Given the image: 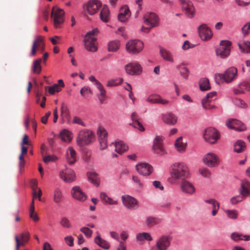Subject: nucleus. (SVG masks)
<instances>
[{"label":"nucleus","mask_w":250,"mask_h":250,"mask_svg":"<svg viewBox=\"0 0 250 250\" xmlns=\"http://www.w3.org/2000/svg\"><path fill=\"white\" fill-rule=\"evenodd\" d=\"M171 175L175 179L188 177L189 175L188 168L183 163H175L172 166Z\"/></svg>","instance_id":"obj_1"},{"label":"nucleus","mask_w":250,"mask_h":250,"mask_svg":"<svg viewBox=\"0 0 250 250\" xmlns=\"http://www.w3.org/2000/svg\"><path fill=\"white\" fill-rule=\"evenodd\" d=\"M94 140L93 132L90 130L84 129L79 132L77 138V143L78 146H83L89 145Z\"/></svg>","instance_id":"obj_2"},{"label":"nucleus","mask_w":250,"mask_h":250,"mask_svg":"<svg viewBox=\"0 0 250 250\" xmlns=\"http://www.w3.org/2000/svg\"><path fill=\"white\" fill-rule=\"evenodd\" d=\"M203 137L206 142L214 144L220 138V134L215 128L209 127L205 129Z\"/></svg>","instance_id":"obj_3"},{"label":"nucleus","mask_w":250,"mask_h":250,"mask_svg":"<svg viewBox=\"0 0 250 250\" xmlns=\"http://www.w3.org/2000/svg\"><path fill=\"white\" fill-rule=\"evenodd\" d=\"M143 47L144 43L139 40H130L126 42L125 45L126 51L132 54L139 53Z\"/></svg>","instance_id":"obj_4"},{"label":"nucleus","mask_w":250,"mask_h":250,"mask_svg":"<svg viewBox=\"0 0 250 250\" xmlns=\"http://www.w3.org/2000/svg\"><path fill=\"white\" fill-rule=\"evenodd\" d=\"M144 23L149 25V27H144L141 28V30L144 32H148L149 30L158 25L159 19L158 16L154 13H147L144 17Z\"/></svg>","instance_id":"obj_5"},{"label":"nucleus","mask_w":250,"mask_h":250,"mask_svg":"<svg viewBox=\"0 0 250 250\" xmlns=\"http://www.w3.org/2000/svg\"><path fill=\"white\" fill-rule=\"evenodd\" d=\"M231 42L229 41H223L216 50V53L221 58H225L230 54Z\"/></svg>","instance_id":"obj_6"},{"label":"nucleus","mask_w":250,"mask_h":250,"mask_svg":"<svg viewBox=\"0 0 250 250\" xmlns=\"http://www.w3.org/2000/svg\"><path fill=\"white\" fill-rule=\"evenodd\" d=\"M198 34L203 41L210 40L213 35L210 28L206 24H202L198 28Z\"/></svg>","instance_id":"obj_7"},{"label":"nucleus","mask_w":250,"mask_h":250,"mask_svg":"<svg viewBox=\"0 0 250 250\" xmlns=\"http://www.w3.org/2000/svg\"><path fill=\"white\" fill-rule=\"evenodd\" d=\"M226 125L228 128L237 131H244L247 128L246 125L243 123L234 119H228L226 121Z\"/></svg>","instance_id":"obj_8"},{"label":"nucleus","mask_w":250,"mask_h":250,"mask_svg":"<svg viewBox=\"0 0 250 250\" xmlns=\"http://www.w3.org/2000/svg\"><path fill=\"white\" fill-rule=\"evenodd\" d=\"M125 69L127 74L130 75H138L142 72V67L138 63H129L125 65Z\"/></svg>","instance_id":"obj_9"},{"label":"nucleus","mask_w":250,"mask_h":250,"mask_svg":"<svg viewBox=\"0 0 250 250\" xmlns=\"http://www.w3.org/2000/svg\"><path fill=\"white\" fill-rule=\"evenodd\" d=\"M122 199L124 205L130 209H134L137 208L139 207L137 200L131 196L128 195H123Z\"/></svg>","instance_id":"obj_10"},{"label":"nucleus","mask_w":250,"mask_h":250,"mask_svg":"<svg viewBox=\"0 0 250 250\" xmlns=\"http://www.w3.org/2000/svg\"><path fill=\"white\" fill-rule=\"evenodd\" d=\"M16 241L15 250H19L21 247H24L29 240V233L28 232H23L19 237L17 235L15 236Z\"/></svg>","instance_id":"obj_11"},{"label":"nucleus","mask_w":250,"mask_h":250,"mask_svg":"<svg viewBox=\"0 0 250 250\" xmlns=\"http://www.w3.org/2000/svg\"><path fill=\"white\" fill-rule=\"evenodd\" d=\"M163 138L162 136H157L153 141L152 149L155 153L162 155L166 152L163 147Z\"/></svg>","instance_id":"obj_12"},{"label":"nucleus","mask_w":250,"mask_h":250,"mask_svg":"<svg viewBox=\"0 0 250 250\" xmlns=\"http://www.w3.org/2000/svg\"><path fill=\"white\" fill-rule=\"evenodd\" d=\"M204 163L208 167H215L218 166V157L214 153H208L203 158Z\"/></svg>","instance_id":"obj_13"},{"label":"nucleus","mask_w":250,"mask_h":250,"mask_svg":"<svg viewBox=\"0 0 250 250\" xmlns=\"http://www.w3.org/2000/svg\"><path fill=\"white\" fill-rule=\"evenodd\" d=\"M102 7V3L98 0H91L87 4V11L90 15L96 14L100 8Z\"/></svg>","instance_id":"obj_14"},{"label":"nucleus","mask_w":250,"mask_h":250,"mask_svg":"<svg viewBox=\"0 0 250 250\" xmlns=\"http://www.w3.org/2000/svg\"><path fill=\"white\" fill-rule=\"evenodd\" d=\"M64 14V11L61 9L58 8L55 10V8H53L52 12V15H54V24L55 27L64 21L63 15Z\"/></svg>","instance_id":"obj_15"},{"label":"nucleus","mask_w":250,"mask_h":250,"mask_svg":"<svg viewBox=\"0 0 250 250\" xmlns=\"http://www.w3.org/2000/svg\"><path fill=\"white\" fill-rule=\"evenodd\" d=\"M59 176L65 182L71 183L75 180L76 176L74 171L71 169L66 170V172L61 170Z\"/></svg>","instance_id":"obj_16"},{"label":"nucleus","mask_w":250,"mask_h":250,"mask_svg":"<svg viewBox=\"0 0 250 250\" xmlns=\"http://www.w3.org/2000/svg\"><path fill=\"white\" fill-rule=\"evenodd\" d=\"M137 171L144 176L148 175L151 173L153 168L151 166L146 163H142L136 165Z\"/></svg>","instance_id":"obj_17"},{"label":"nucleus","mask_w":250,"mask_h":250,"mask_svg":"<svg viewBox=\"0 0 250 250\" xmlns=\"http://www.w3.org/2000/svg\"><path fill=\"white\" fill-rule=\"evenodd\" d=\"M131 13L127 5L122 6L120 10L118 15V19L121 22H125L130 17Z\"/></svg>","instance_id":"obj_18"},{"label":"nucleus","mask_w":250,"mask_h":250,"mask_svg":"<svg viewBox=\"0 0 250 250\" xmlns=\"http://www.w3.org/2000/svg\"><path fill=\"white\" fill-rule=\"evenodd\" d=\"M71 194L74 198L80 201L83 202L86 199V195L78 186L73 188Z\"/></svg>","instance_id":"obj_19"},{"label":"nucleus","mask_w":250,"mask_h":250,"mask_svg":"<svg viewBox=\"0 0 250 250\" xmlns=\"http://www.w3.org/2000/svg\"><path fill=\"white\" fill-rule=\"evenodd\" d=\"M225 81L227 83L232 82L237 76V69L235 67L229 68L225 72Z\"/></svg>","instance_id":"obj_20"},{"label":"nucleus","mask_w":250,"mask_h":250,"mask_svg":"<svg viewBox=\"0 0 250 250\" xmlns=\"http://www.w3.org/2000/svg\"><path fill=\"white\" fill-rule=\"evenodd\" d=\"M96 38H87L84 37V46L86 50L91 52L96 51L97 50V47L96 45Z\"/></svg>","instance_id":"obj_21"},{"label":"nucleus","mask_w":250,"mask_h":250,"mask_svg":"<svg viewBox=\"0 0 250 250\" xmlns=\"http://www.w3.org/2000/svg\"><path fill=\"white\" fill-rule=\"evenodd\" d=\"M100 20L104 22H108L110 20L111 15L108 7L104 5L100 13Z\"/></svg>","instance_id":"obj_22"},{"label":"nucleus","mask_w":250,"mask_h":250,"mask_svg":"<svg viewBox=\"0 0 250 250\" xmlns=\"http://www.w3.org/2000/svg\"><path fill=\"white\" fill-rule=\"evenodd\" d=\"M240 193L244 196H250V182L247 179L241 181Z\"/></svg>","instance_id":"obj_23"},{"label":"nucleus","mask_w":250,"mask_h":250,"mask_svg":"<svg viewBox=\"0 0 250 250\" xmlns=\"http://www.w3.org/2000/svg\"><path fill=\"white\" fill-rule=\"evenodd\" d=\"M182 4L183 9L187 16L192 17L193 16V8L192 3L187 0H180Z\"/></svg>","instance_id":"obj_24"},{"label":"nucleus","mask_w":250,"mask_h":250,"mask_svg":"<svg viewBox=\"0 0 250 250\" xmlns=\"http://www.w3.org/2000/svg\"><path fill=\"white\" fill-rule=\"evenodd\" d=\"M162 120L166 124L174 125L177 122V117L172 113H167L163 115Z\"/></svg>","instance_id":"obj_25"},{"label":"nucleus","mask_w":250,"mask_h":250,"mask_svg":"<svg viewBox=\"0 0 250 250\" xmlns=\"http://www.w3.org/2000/svg\"><path fill=\"white\" fill-rule=\"evenodd\" d=\"M146 101L151 104H167L169 103L168 101L162 99L160 96L158 95H150L147 98Z\"/></svg>","instance_id":"obj_26"},{"label":"nucleus","mask_w":250,"mask_h":250,"mask_svg":"<svg viewBox=\"0 0 250 250\" xmlns=\"http://www.w3.org/2000/svg\"><path fill=\"white\" fill-rule=\"evenodd\" d=\"M170 244L168 238L167 236H162L157 241L156 246L159 250H166Z\"/></svg>","instance_id":"obj_27"},{"label":"nucleus","mask_w":250,"mask_h":250,"mask_svg":"<svg viewBox=\"0 0 250 250\" xmlns=\"http://www.w3.org/2000/svg\"><path fill=\"white\" fill-rule=\"evenodd\" d=\"M181 188L182 190L188 194H193L195 189L192 184L187 181H183L181 184Z\"/></svg>","instance_id":"obj_28"},{"label":"nucleus","mask_w":250,"mask_h":250,"mask_svg":"<svg viewBox=\"0 0 250 250\" xmlns=\"http://www.w3.org/2000/svg\"><path fill=\"white\" fill-rule=\"evenodd\" d=\"M112 144L115 147V150L119 154H122L128 149L127 146L123 141H116Z\"/></svg>","instance_id":"obj_29"},{"label":"nucleus","mask_w":250,"mask_h":250,"mask_svg":"<svg viewBox=\"0 0 250 250\" xmlns=\"http://www.w3.org/2000/svg\"><path fill=\"white\" fill-rule=\"evenodd\" d=\"M131 118L133 122L132 124H129L130 125H132L135 128H138L141 131H143L145 130V128L144 127L143 125L137 119V114L135 112L132 113Z\"/></svg>","instance_id":"obj_30"},{"label":"nucleus","mask_w":250,"mask_h":250,"mask_svg":"<svg viewBox=\"0 0 250 250\" xmlns=\"http://www.w3.org/2000/svg\"><path fill=\"white\" fill-rule=\"evenodd\" d=\"M121 43L119 40H113L108 43L107 50L109 52H115L119 49Z\"/></svg>","instance_id":"obj_31"},{"label":"nucleus","mask_w":250,"mask_h":250,"mask_svg":"<svg viewBox=\"0 0 250 250\" xmlns=\"http://www.w3.org/2000/svg\"><path fill=\"white\" fill-rule=\"evenodd\" d=\"M60 137L63 142H70L72 139V134L68 130L64 129L60 133Z\"/></svg>","instance_id":"obj_32"},{"label":"nucleus","mask_w":250,"mask_h":250,"mask_svg":"<svg viewBox=\"0 0 250 250\" xmlns=\"http://www.w3.org/2000/svg\"><path fill=\"white\" fill-rule=\"evenodd\" d=\"M136 239L140 245L143 244L145 240L149 241L152 240V238L150 234L147 232L140 233L138 234L136 236Z\"/></svg>","instance_id":"obj_33"},{"label":"nucleus","mask_w":250,"mask_h":250,"mask_svg":"<svg viewBox=\"0 0 250 250\" xmlns=\"http://www.w3.org/2000/svg\"><path fill=\"white\" fill-rule=\"evenodd\" d=\"M238 46L243 53H250V42L243 41L238 43Z\"/></svg>","instance_id":"obj_34"},{"label":"nucleus","mask_w":250,"mask_h":250,"mask_svg":"<svg viewBox=\"0 0 250 250\" xmlns=\"http://www.w3.org/2000/svg\"><path fill=\"white\" fill-rule=\"evenodd\" d=\"M88 179L89 182L95 185L96 187L99 186L100 184V179L98 177V175L95 172L87 173Z\"/></svg>","instance_id":"obj_35"},{"label":"nucleus","mask_w":250,"mask_h":250,"mask_svg":"<svg viewBox=\"0 0 250 250\" xmlns=\"http://www.w3.org/2000/svg\"><path fill=\"white\" fill-rule=\"evenodd\" d=\"M42 62L41 59H38L35 60L33 63L32 70L33 73L39 74L41 72L42 66L41 65Z\"/></svg>","instance_id":"obj_36"},{"label":"nucleus","mask_w":250,"mask_h":250,"mask_svg":"<svg viewBox=\"0 0 250 250\" xmlns=\"http://www.w3.org/2000/svg\"><path fill=\"white\" fill-rule=\"evenodd\" d=\"M160 52L161 56L165 60L170 62H173L172 55L170 51L164 48H161Z\"/></svg>","instance_id":"obj_37"},{"label":"nucleus","mask_w":250,"mask_h":250,"mask_svg":"<svg viewBox=\"0 0 250 250\" xmlns=\"http://www.w3.org/2000/svg\"><path fill=\"white\" fill-rule=\"evenodd\" d=\"M94 241L95 243L105 250H108L110 247V244L106 240L102 239L100 236H97Z\"/></svg>","instance_id":"obj_38"},{"label":"nucleus","mask_w":250,"mask_h":250,"mask_svg":"<svg viewBox=\"0 0 250 250\" xmlns=\"http://www.w3.org/2000/svg\"><path fill=\"white\" fill-rule=\"evenodd\" d=\"M231 238L235 241L238 240H250V236L249 235H243L237 232L232 233L231 235Z\"/></svg>","instance_id":"obj_39"},{"label":"nucleus","mask_w":250,"mask_h":250,"mask_svg":"<svg viewBox=\"0 0 250 250\" xmlns=\"http://www.w3.org/2000/svg\"><path fill=\"white\" fill-rule=\"evenodd\" d=\"M63 199V196L62 191L59 188H56L54 191L53 201L56 203L59 204L62 202Z\"/></svg>","instance_id":"obj_40"},{"label":"nucleus","mask_w":250,"mask_h":250,"mask_svg":"<svg viewBox=\"0 0 250 250\" xmlns=\"http://www.w3.org/2000/svg\"><path fill=\"white\" fill-rule=\"evenodd\" d=\"M234 151L237 153L243 151L245 149V143L242 140H238L233 146Z\"/></svg>","instance_id":"obj_41"},{"label":"nucleus","mask_w":250,"mask_h":250,"mask_svg":"<svg viewBox=\"0 0 250 250\" xmlns=\"http://www.w3.org/2000/svg\"><path fill=\"white\" fill-rule=\"evenodd\" d=\"M200 88L202 91H206L210 89L209 81L207 78L201 79L199 82Z\"/></svg>","instance_id":"obj_42"},{"label":"nucleus","mask_w":250,"mask_h":250,"mask_svg":"<svg viewBox=\"0 0 250 250\" xmlns=\"http://www.w3.org/2000/svg\"><path fill=\"white\" fill-rule=\"evenodd\" d=\"M69 150L70 156H68L67 157V162L69 165H72L77 161L76 153L75 150L72 147H69Z\"/></svg>","instance_id":"obj_43"},{"label":"nucleus","mask_w":250,"mask_h":250,"mask_svg":"<svg viewBox=\"0 0 250 250\" xmlns=\"http://www.w3.org/2000/svg\"><path fill=\"white\" fill-rule=\"evenodd\" d=\"M182 141V137H180L177 139L175 143V146L179 152L184 151L185 150V145Z\"/></svg>","instance_id":"obj_44"},{"label":"nucleus","mask_w":250,"mask_h":250,"mask_svg":"<svg viewBox=\"0 0 250 250\" xmlns=\"http://www.w3.org/2000/svg\"><path fill=\"white\" fill-rule=\"evenodd\" d=\"M61 111V116L63 120H64L65 118H67L69 115L68 108L64 103H62V104Z\"/></svg>","instance_id":"obj_45"},{"label":"nucleus","mask_w":250,"mask_h":250,"mask_svg":"<svg viewBox=\"0 0 250 250\" xmlns=\"http://www.w3.org/2000/svg\"><path fill=\"white\" fill-rule=\"evenodd\" d=\"M211 103V101H207L204 99L202 100L203 107L206 110H210L216 108V106L215 105L212 104Z\"/></svg>","instance_id":"obj_46"},{"label":"nucleus","mask_w":250,"mask_h":250,"mask_svg":"<svg viewBox=\"0 0 250 250\" xmlns=\"http://www.w3.org/2000/svg\"><path fill=\"white\" fill-rule=\"evenodd\" d=\"M43 40L42 37V36H38L36 40L33 42L32 46V50L31 52V56H34L36 54V47L37 46V44L39 42H42Z\"/></svg>","instance_id":"obj_47"},{"label":"nucleus","mask_w":250,"mask_h":250,"mask_svg":"<svg viewBox=\"0 0 250 250\" xmlns=\"http://www.w3.org/2000/svg\"><path fill=\"white\" fill-rule=\"evenodd\" d=\"M97 134L98 135L99 139H102V138H107V132L105 129V128L102 126H99L98 129L97 130Z\"/></svg>","instance_id":"obj_48"},{"label":"nucleus","mask_w":250,"mask_h":250,"mask_svg":"<svg viewBox=\"0 0 250 250\" xmlns=\"http://www.w3.org/2000/svg\"><path fill=\"white\" fill-rule=\"evenodd\" d=\"M159 222V220L153 217H148L146 221V224L147 226L151 227L158 224Z\"/></svg>","instance_id":"obj_49"},{"label":"nucleus","mask_w":250,"mask_h":250,"mask_svg":"<svg viewBox=\"0 0 250 250\" xmlns=\"http://www.w3.org/2000/svg\"><path fill=\"white\" fill-rule=\"evenodd\" d=\"M61 225L65 228L69 229L71 228V224L68 219L66 217H62L60 221Z\"/></svg>","instance_id":"obj_50"},{"label":"nucleus","mask_w":250,"mask_h":250,"mask_svg":"<svg viewBox=\"0 0 250 250\" xmlns=\"http://www.w3.org/2000/svg\"><path fill=\"white\" fill-rule=\"evenodd\" d=\"M215 81L216 83L220 84L223 83L224 81H225V74H216L215 75Z\"/></svg>","instance_id":"obj_51"},{"label":"nucleus","mask_w":250,"mask_h":250,"mask_svg":"<svg viewBox=\"0 0 250 250\" xmlns=\"http://www.w3.org/2000/svg\"><path fill=\"white\" fill-rule=\"evenodd\" d=\"M61 90L60 87H59L57 84H54L53 85L49 87L48 88V92L49 94L53 95L55 92H59Z\"/></svg>","instance_id":"obj_52"},{"label":"nucleus","mask_w":250,"mask_h":250,"mask_svg":"<svg viewBox=\"0 0 250 250\" xmlns=\"http://www.w3.org/2000/svg\"><path fill=\"white\" fill-rule=\"evenodd\" d=\"M80 230L87 237L89 238L91 237L93 231L89 228L83 227Z\"/></svg>","instance_id":"obj_53"},{"label":"nucleus","mask_w":250,"mask_h":250,"mask_svg":"<svg viewBox=\"0 0 250 250\" xmlns=\"http://www.w3.org/2000/svg\"><path fill=\"white\" fill-rule=\"evenodd\" d=\"M181 75L185 78L188 79L189 74V70L187 67L183 66L181 67L180 70Z\"/></svg>","instance_id":"obj_54"},{"label":"nucleus","mask_w":250,"mask_h":250,"mask_svg":"<svg viewBox=\"0 0 250 250\" xmlns=\"http://www.w3.org/2000/svg\"><path fill=\"white\" fill-rule=\"evenodd\" d=\"M225 212L229 218L235 219L237 217V213L235 210H227Z\"/></svg>","instance_id":"obj_55"},{"label":"nucleus","mask_w":250,"mask_h":250,"mask_svg":"<svg viewBox=\"0 0 250 250\" xmlns=\"http://www.w3.org/2000/svg\"><path fill=\"white\" fill-rule=\"evenodd\" d=\"M57 158L54 155H47L43 158V161L45 163H48L50 162L55 161Z\"/></svg>","instance_id":"obj_56"},{"label":"nucleus","mask_w":250,"mask_h":250,"mask_svg":"<svg viewBox=\"0 0 250 250\" xmlns=\"http://www.w3.org/2000/svg\"><path fill=\"white\" fill-rule=\"evenodd\" d=\"M99 32V30L97 28H95L93 30H92L91 31L87 32L85 36V38H95V37H94V36L97 34Z\"/></svg>","instance_id":"obj_57"},{"label":"nucleus","mask_w":250,"mask_h":250,"mask_svg":"<svg viewBox=\"0 0 250 250\" xmlns=\"http://www.w3.org/2000/svg\"><path fill=\"white\" fill-rule=\"evenodd\" d=\"M91 93L90 88L88 86H84L80 90V93L82 96H85L89 93Z\"/></svg>","instance_id":"obj_58"},{"label":"nucleus","mask_w":250,"mask_h":250,"mask_svg":"<svg viewBox=\"0 0 250 250\" xmlns=\"http://www.w3.org/2000/svg\"><path fill=\"white\" fill-rule=\"evenodd\" d=\"M200 173L204 177L208 178L210 176V172L206 168H201L199 169Z\"/></svg>","instance_id":"obj_59"},{"label":"nucleus","mask_w":250,"mask_h":250,"mask_svg":"<svg viewBox=\"0 0 250 250\" xmlns=\"http://www.w3.org/2000/svg\"><path fill=\"white\" fill-rule=\"evenodd\" d=\"M72 123L73 124H76L81 125L83 126H85V124H84V123L82 120V119L80 117L77 116H75L73 118Z\"/></svg>","instance_id":"obj_60"},{"label":"nucleus","mask_w":250,"mask_h":250,"mask_svg":"<svg viewBox=\"0 0 250 250\" xmlns=\"http://www.w3.org/2000/svg\"><path fill=\"white\" fill-rule=\"evenodd\" d=\"M99 143L100 144L101 148L104 149L107 147V138H102L99 139Z\"/></svg>","instance_id":"obj_61"},{"label":"nucleus","mask_w":250,"mask_h":250,"mask_svg":"<svg viewBox=\"0 0 250 250\" xmlns=\"http://www.w3.org/2000/svg\"><path fill=\"white\" fill-rule=\"evenodd\" d=\"M64 241L66 244L70 247H72L74 245V239L71 236H68L65 237L64 238Z\"/></svg>","instance_id":"obj_62"},{"label":"nucleus","mask_w":250,"mask_h":250,"mask_svg":"<svg viewBox=\"0 0 250 250\" xmlns=\"http://www.w3.org/2000/svg\"><path fill=\"white\" fill-rule=\"evenodd\" d=\"M242 31L244 35H247L250 31V22L245 24L242 28Z\"/></svg>","instance_id":"obj_63"},{"label":"nucleus","mask_w":250,"mask_h":250,"mask_svg":"<svg viewBox=\"0 0 250 250\" xmlns=\"http://www.w3.org/2000/svg\"><path fill=\"white\" fill-rule=\"evenodd\" d=\"M240 89H245L248 91H250V83L247 82H243L239 84Z\"/></svg>","instance_id":"obj_64"}]
</instances>
